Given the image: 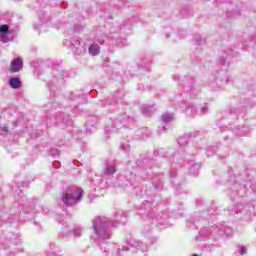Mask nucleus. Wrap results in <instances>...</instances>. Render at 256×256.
<instances>
[{
  "label": "nucleus",
  "instance_id": "f8f14e48",
  "mask_svg": "<svg viewBox=\"0 0 256 256\" xmlns=\"http://www.w3.org/2000/svg\"><path fill=\"white\" fill-rule=\"evenodd\" d=\"M3 131H6V132H7V127H4V128H3Z\"/></svg>",
  "mask_w": 256,
  "mask_h": 256
},
{
  "label": "nucleus",
  "instance_id": "9d476101",
  "mask_svg": "<svg viewBox=\"0 0 256 256\" xmlns=\"http://www.w3.org/2000/svg\"><path fill=\"white\" fill-rule=\"evenodd\" d=\"M239 249H240L239 250L240 255H243L246 252L245 247H243V246H240Z\"/></svg>",
  "mask_w": 256,
  "mask_h": 256
},
{
  "label": "nucleus",
  "instance_id": "423d86ee",
  "mask_svg": "<svg viewBox=\"0 0 256 256\" xmlns=\"http://www.w3.org/2000/svg\"><path fill=\"white\" fill-rule=\"evenodd\" d=\"M9 41H13V37L9 35V33L1 34V42L2 43H9Z\"/></svg>",
  "mask_w": 256,
  "mask_h": 256
},
{
  "label": "nucleus",
  "instance_id": "ddd939ff",
  "mask_svg": "<svg viewBox=\"0 0 256 256\" xmlns=\"http://www.w3.org/2000/svg\"><path fill=\"white\" fill-rule=\"evenodd\" d=\"M196 39H201V36H196Z\"/></svg>",
  "mask_w": 256,
  "mask_h": 256
},
{
  "label": "nucleus",
  "instance_id": "7ed1b4c3",
  "mask_svg": "<svg viewBox=\"0 0 256 256\" xmlns=\"http://www.w3.org/2000/svg\"><path fill=\"white\" fill-rule=\"evenodd\" d=\"M23 69V60L21 58H15L10 64L11 73H19Z\"/></svg>",
  "mask_w": 256,
  "mask_h": 256
},
{
  "label": "nucleus",
  "instance_id": "0eeeda50",
  "mask_svg": "<svg viewBox=\"0 0 256 256\" xmlns=\"http://www.w3.org/2000/svg\"><path fill=\"white\" fill-rule=\"evenodd\" d=\"M162 121L164 123H171V121H173V116L169 114H165L162 116Z\"/></svg>",
  "mask_w": 256,
  "mask_h": 256
},
{
  "label": "nucleus",
  "instance_id": "f03ea898",
  "mask_svg": "<svg viewBox=\"0 0 256 256\" xmlns=\"http://www.w3.org/2000/svg\"><path fill=\"white\" fill-rule=\"evenodd\" d=\"M81 197H83V190L78 189L73 193L66 192L62 196V201L66 207H71V205H76L81 201Z\"/></svg>",
  "mask_w": 256,
  "mask_h": 256
},
{
  "label": "nucleus",
  "instance_id": "9b49d317",
  "mask_svg": "<svg viewBox=\"0 0 256 256\" xmlns=\"http://www.w3.org/2000/svg\"><path fill=\"white\" fill-rule=\"evenodd\" d=\"M74 235L75 237H80L81 236V233L77 232V231H74Z\"/></svg>",
  "mask_w": 256,
  "mask_h": 256
},
{
  "label": "nucleus",
  "instance_id": "6e6552de",
  "mask_svg": "<svg viewBox=\"0 0 256 256\" xmlns=\"http://www.w3.org/2000/svg\"><path fill=\"white\" fill-rule=\"evenodd\" d=\"M0 33L1 35H5L9 33V26L8 25H1L0 26Z\"/></svg>",
  "mask_w": 256,
  "mask_h": 256
},
{
  "label": "nucleus",
  "instance_id": "f257e3e1",
  "mask_svg": "<svg viewBox=\"0 0 256 256\" xmlns=\"http://www.w3.org/2000/svg\"><path fill=\"white\" fill-rule=\"evenodd\" d=\"M96 235L101 239H109L111 232L109 231V220L103 217H97L93 222Z\"/></svg>",
  "mask_w": 256,
  "mask_h": 256
},
{
  "label": "nucleus",
  "instance_id": "39448f33",
  "mask_svg": "<svg viewBox=\"0 0 256 256\" xmlns=\"http://www.w3.org/2000/svg\"><path fill=\"white\" fill-rule=\"evenodd\" d=\"M100 51H101V48L97 44H92L89 46L90 55H93V56L99 55Z\"/></svg>",
  "mask_w": 256,
  "mask_h": 256
},
{
  "label": "nucleus",
  "instance_id": "20e7f679",
  "mask_svg": "<svg viewBox=\"0 0 256 256\" xmlns=\"http://www.w3.org/2000/svg\"><path fill=\"white\" fill-rule=\"evenodd\" d=\"M9 85L12 89H19L21 87V80L19 78H10Z\"/></svg>",
  "mask_w": 256,
  "mask_h": 256
},
{
  "label": "nucleus",
  "instance_id": "1a4fd4ad",
  "mask_svg": "<svg viewBox=\"0 0 256 256\" xmlns=\"http://www.w3.org/2000/svg\"><path fill=\"white\" fill-rule=\"evenodd\" d=\"M115 173V166H108L106 168V175H113Z\"/></svg>",
  "mask_w": 256,
  "mask_h": 256
}]
</instances>
